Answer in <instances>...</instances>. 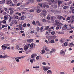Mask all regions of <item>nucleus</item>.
<instances>
[{"mask_svg":"<svg viewBox=\"0 0 74 74\" xmlns=\"http://www.w3.org/2000/svg\"><path fill=\"white\" fill-rule=\"evenodd\" d=\"M49 28V26H47L46 27L45 30H48V29Z\"/></svg>","mask_w":74,"mask_h":74,"instance_id":"37","label":"nucleus"},{"mask_svg":"<svg viewBox=\"0 0 74 74\" xmlns=\"http://www.w3.org/2000/svg\"><path fill=\"white\" fill-rule=\"evenodd\" d=\"M57 18L59 20H62V19H63V17L62 16H58Z\"/></svg>","mask_w":74,"mask_h":74,"instance_id":"12","label":"nucleus"},{"mask_svg":"<svg viewBox=\"0 0 74 74\" xmlns=\"http://www.w3.org/2000/svg\"><path fill=\"white\" fill-rule=\"evenodd\" d=\"M30 12H34V10H30Z\"/></svg>","mask_w":74,"mask_h":74,"instance_id":"62","label":"nucleus"},{"mask_svg":"<svg viewBox=\"0 0 74 74\" xmlns=\"http://www.w3.org/2000/svg\"><path fill=\"white\" fill-rule=\"evenodd\" d=\"M27 45L28 48H29L30 47V44H29V43H27L26 44V45Z\"/></svg>","mask_w":74,"mask_h":74,"instance_id":"23","label":"nucleus"},{"mask_svg":"<svg viewBox=\"0 0 74 74\" xmlns=\"http://www.w3.org/2000/svg\"><path fill=\"white\" fill-rule=\"evenodd\" d=\"M55 32L53 31L51 32V34H52V35H54V34H55Z\"/></svg>","mask_w":74,"mask_h":74,"instance_id":"33","label":"nucleus"},{"mask_svg":"<svg viewBox=\"0 0 74 74\" xmlns=\"http://www.w3.org/2000/svg\"><path fill=\"white\" fill-rule=\"evenodd\" d=\"M60 42H62V43H63V39H61L60 40Z\"/></svg>","mask_w":74,"mask_h":74,"instance_id":"52","label":"nucleus"},{"mask_svg":"<svg viewBox=\"0 0 74 74\" xmlns=\"http://www.w3.org/2000/svg\"><path fill=\"white\" fill-rule=\"evenodd\" d=\"M17 0H14L13 1L14 2V3H17Z\"/></svg>","mask_w":74,"mask_h":74,"instance_id":"44","label":"nucleus"},{"mask_svg":"<svg viewBox=\"0 0 74 74\" xmlns=\"http://www.w3.org/2000/svg\"><path fill=\"white\" fill-rule=\"evenodd\" d=\"M42 12H43V14L44 15V16H45V15H46V14L47 13V11L45 10H43L42 11Z\"/></svg>","mask_w":74,"mask_h":74,"instance_id":"4","label":"nucleus"},{"mask_svg":"<svg viewBox=\"0 0 74 74\" xmlns=\"http://www.w3.org/2000/svg\"><path fill=\"white\" fill-rule=\"evenodd\" d=\"M67 45H68V44L67 42H65L64 43V45L65 47H66V46H67Z\"/></svg>","mask_w":74,"mask_h":74,"instance_id":"36","label":"nucleus"},{"mask_svg":"<svg viewBox=\"0 0 74 74\" xmlns=\"http://www.w3.org/2000/svg\"><path fill=\"white\" fill-rule=\"evenodd\" d=\"M29 3H30V1H29V2H27L26 3V4H29Z\"/></svg>","mask_w":74,"mask_h":74,"instance_id":"60","label":"nucleus"},{"mask_svg":"<svg viewBox=\"0 0 74 74\" xmlns=\"http://www.w3.org/2000/svg\"><path fill=\"white\" fill-rule=\"evenodd\" d=\"M42 22H47V20L45 19H43L42 20Z\"/></svg>","mask_w":74,"mask_h":74,"instance_id":"54","label":"nucleus"},{"mask_svg":"<svg viewBox=\"0 0 74 74\" xmlns=\"http://www.w3.org/2000/svg\"><path fill=\"white\" fill-rule=\"evenodd\" d=\"M43 26H42L41 28H40V32H43V31H42V29H43Z\"/></svg>","mask_w":74,"mask_h":74,"instance_id":"27","label":"nucleus"},{"mask_svg":"<svg viewBox=\"0 0 74 74\" xmlns=\"http://www.w3.org/2000/svg\"><path fill=\"white\" fill-rule=\"evenodd\" d=\"M56 23H55L56 25H60V23L59 22V21L58 20H55Z\"/></svg>","mask_w":74,"mask_h":74,"instance_id":"7","label":"nucleus"},{"mask_svg":"<svg viewBox=\"0 0 74 74\" xmlns=\"http://www.w3.org/2000/svg\"><path fill=\"white\" fill-rule=\"evenodd\" d=\"M34 1V0H31L29 1L30 3H31V4L33 3Z\"/></svg>","mask_w":74,"mask_h":74,"instance_id":"24","label":"nucleus"},{"mask_svg":"<svg viewBox=\"0 0 74 74\" xmlns=\"http://www.w3.org/2000/svg\"><path fill=\"white\" fill-rule=\"evenodd\" d=\"M70 18L69 17H68L67 18V19L66 20V21H68V20H70Z\"/></svg>","mask_w":74,"mask_h":74,"instance_id":"47","label":"nucleus"},{"mask_svg":"<svg viewBox=\"0 0 74 74\" xmlns=\"http://www.w3.org/2000/svg\"><path fill=\"white\" fill-rule=\"evenodd\" d=\"M47 74H52V72L51 70H49L47 71Z\"/></svg>","mask_w":74,"mask_h":74,"instance_id":"9","label":"nucleus"},{"mask_svg":"<svg viewBox=\"0 0 74 74\" xmlns=\"http://www.w3.org/2000/svg\"><path fill=\"white\" fill-rule=\"evenodd\" d=\"M30 47L31 48H33V43H32L31 44Z\"/></svg>","mask_w":74,"mask_h":74,"instance_id":"35","label":"nucleus"},{"mask_svg":"<svg viewBox=\"0 0 74 74\" xmlns=\"http://www.w3.org/2000/svg\"><path fill=\"white\" fill-rule=\"evenodd\" d=\"M19 28L20 29V30H23V29H22V27H20Z\"/></svg>","mask_w":74,"mask_h":74,"instance_id":"59","label":"nucleus"},{"mask_svg":"<svg viewBox=\"0 0 74 74\" xmlns=\"http://www.w3.org/2000/svg\"><path fill=\"white\" fill-rule=\"evenodd\" d=\"M33 47H34V48H35L36 47V45L33 43Z\"/></svg>","mask_w":74,"mask_h":74,"instance_id":"56","label":"nucleus"},{"mask_svg":"<svg viewBox=\"0 0 74 74\" xmlns=\"http://www.w3.org/2000/svg\"><path fill=\"white\" fill-rule=\"evenodd\" d=\"M43 7L44 8H45V7H46V8H49V6L48 5L45 4L43 5Z\"/></svg>","mask_w":74,"mask_h":74,"instance_id":"8","label":"nucleus"},{"mask_svg":"<svg viewBox=\"0 0 74 74\" xmlns=\"http://www.w3.org/2000/svg\"><path fill=\"white\" fill-rule=\"evenodd\" d=\"M12 1H8L7 2V3L8 4H10L11 5V4L12 3Z\"/></svg>","mask_w":74,"mask_h":74,"instance_id":"18","label":"nucleus"},{"mask_svg":"<svg viewBox=\"0 0 74 74\" xmlns=\"http://www.w3.org/2000/svg\"><path fill=\"white\" fill-rule=\"evenodd\" d=\"M60 53L62 56H64V53H65L64 52V51H61Z\"/></svg>","mask_w":74,"mask_h":74,"instance_id":"11","label":"nucleus"},{"mask_svg":"<svg viewBox=\"0 0 74 74\" xmlns=\"http://www.w3.org/2000/svg\"><path fill=\"white\" fill-rule=\"evenodd\" d=\"M43 69V70L44 71H47V70H48L49 69H51V67L49 66H42Z\"/></svg>","mask_w":74,"mask_h":74,"instance_id":"1","label":"nucleus"},{"mask_svg":"<svg viewBox=\"0 0 74 74\" xmlns=\"http://www.w3.org/2000/svg\"><path fill=\"white\" fill-rule=\"evenodd\" d=\"M0 58H3V56L2 55L0 56Z\"/></svg>","mask_w":74,"mask_h":74,"instance_id":"63","label":"nucleus"},{"mask_svg":"<svg viewBox=\"0 0 74 74\" xmlns=\"http://www.w3.org/2000/svg\"><path fill=\"white\" fill-rule=\"evenodd\" d=\"M18 16H15V18L16 19H18Z\"/></svg>","mask_w":74,"mask_h":74,"instance_id":"49","label":"nucleus"},{"mask_svg":"<svg viewBox=\"0 0 74 74\" xmlns=\"http://www.w3.org/2000/svg\"><path fill=\"white\" fill-rule=\"evenodd\" d=\"M21 20H22V21H23V20H24V19H25V18H24V16H21Z\"/></svg>","mask_w":74,"mask_h":74,"instance_id":"31","label":"nucleus"},{"mask_svg":"<svg viewBox=\"0 0 74 74\" xmlns=\"http://www.w3.org/2000/svg\"><path fill=\"white\" fill-rule=\"evenodd\" d=\"M34 56H37V54L36 53L34 54L31 56V58L32 59H33Z\"/></svg>","mask_w":74,"mask_h":74,"instance_id":"6","label":"nucleus"},{"mask_svg":"<svg viewBox=\"0 0 74 74\" xmlns=\"http://www.w3.org/2000/svg\"><path fill=\"white\" fill-rule=\"evenodd\" d=\"M51 51H49V53H52L53 52H55V51H56V50L54 49H52L51 50Z\"/></svg>","mask_w":74,"mask_h":74,"instance_id":"3","label":"nucleus"},{"mask_svg":"<svg viewBox=\"0 0 74 74\" xmlns=\"http://www.w3.org/2000/svg\"><path fill=\"white\" fill-rule=\"evenodd\" d=\"M14 29L16 30V31H18L19 30V29L18 28H14Z\"/></svg>","mask_w":74,"mask_h":74,"instance_id":"53","label":"nucleus"},{"mask_svg":"<svg viewBox=\"0 0 74 74\" xmlns=\"http://www.w3.org/2000/svg\"><path fill=\"white\" fill-rule=\"evenodd\" d=\"M39 58H40V57H39V56H37L36 57V59L37 60H38V59H39Z\"/></svg>","mask_w":74,"mask_h":74,"instance_id":"45","label":"nucleus"},{"mask_svg":"<svg viewBox=\"0 0 74 74\" xmlns=\"http://www.w3.org/2000/svg\"><path fill=\"white\" fill-rule=\"evenodd\" d=\"M69 45L70 48H71L73 47V43H69Z\"/></svg>","mask_w":74,"mask_h":74,"instance_id":"14","label":"nucleus"},{"mask_svg":"<svg viewBox=\"0 0 74 74\" xmlns=\"http://www.w3.org/2000/svg\"><path fill=\"white\" fill-rule=\"evenodd\" d=\"M64 28H65L66 29H67V25H66V24H65L64 25Z\"/></svg>","mask_w":74,"mask_h":74,"instance_id":"42","label":"nucleus"},{"mask_svg":"<svg viewBox=\"0 0 74 74\" xmlns=\"http://www.w3.org/2000/svg\"><path fill=\"white\" fill-rule=\"evenodd\" d=\"M8 56H7V55H5V56H3V58H8Z\"/></svg>","mask_w":74,"mask_h":74,"instance_id":"26","label":"nucleus"},{"mask_svg":"<svg viewBox=\"0 0 74 74\" xmlns=\"http://www.w3.org/2000/svg\"><path fill=\"white\" fill-rule=\"evenodd\" d=\"M5 27V25H3L2 26V28H4V27Z\"/></svg>","mask_w":74,"mask_h":74,"instance_id":"64","label":"nucleus"},{"mask_svg":"<svg viewBox=\"0 0 74 74\" xmlns=\"http://www.w3.org/2000/svg\"><path fill=\"white\" fill-rule=\"evenodd\" d=\"M31 52V50L30 49H28L27 50V51L26 52V53H29V52Z\"/></svg>","mask_w":74,"mask_h":74,"instance_id":"28","label":"nucleus"},{"mask_svg":"<svg viewBox=\"0 0 74 74\" xmlns=\"http://www.w3.org/2000/svg\"><path fill=\"white\" fill-rule=\"evenodd\" d=\"M72 14H74V9L72 10Z\"/></svg>","mask_w":74,"mask_h":74,"instance_id":"58","label":"nucleus"},{"mask_svg":"<svg viewBox=\"0 0 74 74\" xmlns=\"http://www.w3.org/2000/svg\"><path fill=\"white\" fill-rule=\"evenodd\" d=\"M54 42H55L54 40H51L50 41V42H51V43H52V44H53V43H54Z\"/></svg>","mask_w":74,"mask_h":74,"instance_id":"34","label":"nucleus"},{"mask_svg":"<svg viewBox=\"0 0 74 74\" xmlns=\"http://www.w3.org/2000/svg\"><path fill=\"white\" fill-rule=\"evenodd\" d=\"M14 13V11H13L12 10L10 11V15H12V14H13Z\"/></svg>","mask_w":74,"mask_h":74,"instance_id":"17","label":"nucleus"},{"mask_svg":"<svg viewBox=\"0 0 74 74\" xmlns=\"http://www.w3.org/2000/svg\"><path fill=\"white\" fill-rule=\"evenodd\" d=\"M36 12H38V13H40V10L38 9L37 10Z\"/></svg>","mask_w":74,"mask_h":74,"instance_id":"40","label":"nucleus"},{"mask_svg":"<svg viewBox=\"0 0 74 74\" xmlns=\"http://www.w3.org/2000/svg\"><path fill=\"white\" fill-rule=\"evenodd\" d=\"M14 5H15V6H16V5L15 4H14L12 3V2L10 4V6H14Z\"/></svg>","mask_w":74,"mask_h":74,"instance_id":"19","label":"nucleus"},{"mask_svg":"<svg viewBox=\"0 0 74 74\" xmlns=\"http://www.w3.org/2000/svg\"><path fill=\"white\" fill-rule=\"evenodd\" d=\"M45 50L46 51H47V52H49V51L48 49L46 48H45Z\"/></svg>","mask_w":74,"mask_h":74,"instance_id":"46","label":"nucleus"},{"mask_svg":"<svg viewBox=\"0 0 74 74\" xmlns=\"http://www.w3.org/2000/svg\"><path fill=\"white\" fill-rule=\"evenodd\" d=\"M59 27H60V26L59 25H58L56 27V29L57 30H58V29H59Z\"/></svg>","mask_w":74,"mask_h":74,"instance_id":"39","label":"nucleus"},{"mask_svg":"<svg viewBox=\"0 0 74 74\" xmlns=\"http://www.w3.org/2000/svg\"><path fill=\"white\" fill-rule=\"evenodd\" d=\"M3 19L4 20H7V17L6 16H4Z\"/></svg>","mask_w":74,"mask_h":74,"instance_id":"25","label":"nucleus"},{"mask_svg":"<svg viewBox=\"0 0 74 74\" xmlns=\"http://www.w3.org/2000/svg\"><path fill=\"white\" fill-rule=\"evenodd\" d=\"M20 4H21V3H18L17 5H16L17 6H19V5Z\"/></svg>","mask_w":74,"mask_h":74,"instance_id":"57","label":"nucleus"},{"mask_svg":"<svg viewBox=\"0 0 74 74\" xmlns=\"http://www.w3.org/2000/svg\"><path fill=\"white\" fill-rule=\"evenodd\" d=\"M30 62L31 63H33V60L32 59L30 60Z\"/></svg>","mask_w":74,"mask_h":74,"instance_id":"48","label":"nucleus"},{"mask_svg":"<svg viewBox=\"0 0 74 74\" xmlns=\"http://www.w3.org/2000/svg\"><path fill=\"white\" fill-rule=\"evenodd\" d=\"M47 19H48L49 20L50 19V17H49V16L47 17Z\"/></svg>","mask_w":74,"mask_h":74,"instance_id":"61","label":"nucleus"},{"mask_svg":"<svg viewBox=\"0 0 74 74\" xmlns=\"http://www.w3.org/2000/svg\"><path fill=\"white\" fill-rule=\"evenodd\" d=\"M33 40L31 39H28L27 40V41L28 42H33Z\"/></svg>","mask_w":74,"mask_h":74,"instance_id":"16","label":"nucleus"},{"mask_svg":"<svg viewBox=\"0 0 74 74\" xmlns=\"http://www.w3.org/2000/svg\"><path fill=\"white\" fill-rule=\"evenodd\" d=\"M37 32H38V31L40 30V28H39V27H37Z\"/></svg>","mask_w":74,"mask_h":74,"instance_id":"43","label":"nucleus"},{"mask_svg":"<svg viewBox=\"0 0 74 74\" xmlns=\"http://www.w3.org/2000/svg\"><path fill=\"white\" fill-rule=\"evenodd\" d=\"M60 0H58V7H59V5H60Z\"/></svg>","mask_w":74,"mask_h":74,"instance_id":"22","label":"nucleus"},{"mask_svg":"<svg viewBox=\"0 0 74 74\" xmlns=\"http://www.w3.org/2000/svg\"><path fill=\"white\" fill-rule=\"evenodd\" d=\"M25 56H22L21 57H18V59H22V58H25Z\"/></svg>","mask_w":74,"mask_h":74,"instance_id":"20","label":"nucleus"},{"mask_svg":"<svg viewBox=\"0 0 74 74\" xmlns=\"http://www.w3.org/2000/svg\"><path fill=\"white\" fill-rule=\"evenodd\" d=\"M33 68H34V69H38V68H40V66H36V67H35V66H33Z\"/></svg>","mask_w":74,"mask_h":74,"instance_id":"32","label":"nucleus"},{"mask_svg":"<svg viewBox=\"0 0 74 74\" xmlns=\"http://www.w3.org/2000/svg\"><path fill=\"white\" fill-rule=\"evenodd\" d=\"M2 22L3 23L5 24L6 23V21L5 20H3L2 21Z\"/></svg>","mask_w":74,"mask_h":74,"instance_id":"30","label":"nucleus"},{"mask_svg":"<svg viewBox=\"0 0 74 74\" xmlns=\"http://www.w3.org/2000/svg\"><path fill=\"white\" fill-rule=\"evenodd\" d=\"M2 71H6L7 70V68L5 67H4L2 68Z\"/></svg>","mask_w":74,"mask_h":74,"instance_id":"13","label":"nucleus"},{"mask_svg":"<svg viewBox=\"0 0 74 74\" xmlns=\"http://www.w3.org/2000/svg\"><path fill=\"white\" fill-rule=\"evenodd\" d=\"M5 0H2L0 1V4H4L5 3Z\"/></svg>","mask_w":74,"mask_h":74,"instance_id":"10","label":"nucleus"},{"mask_svg":"<svg viewBox=\"0 0 74 74\" xmlns=\"http://www.w3.org/2000/svg\"><path fill=\"white\" fill-rule=\"evenodd\" d=\"M28 48H29V47H28V46H27L26 45H25L24 47V50H25V51H26L27 50Z\"/></svg>","mask_w":74,"mask_h":74,"instance_id":"5","label":"nucleus"},{"mask_svg":"<svg viewBox=\"0 0 74 74\" xmlns=\"http://www.w3.org/2000/svg\"><path fill=\"white\" fill-rule=\"evenodd\" d=\"M1 47L2 49H3V50H6L7 48V47L5 45H2L1 46Z\"/></svg>","mask_w":74,"mask_h":74,"instance_id":"2","label":"nucleus"},{"mask_svg":"<svg viewBox=\"0 0 74 74\" xmlns=\"http://www.w3.org/2000/svg\"><path fill=\"white\" fill-rule=\"evenodd\" d=\"M30 25H31L29 23H28L27 24V26L28 27H30Z\"/></svg>","mask_w":74,"mask_h":74,"instance_id":"55","label":"nucleus"},{"mask_svg":"<svg viewBox=\"0 0 74 74\" xmlns=\"http://www.w3.org/2000/svg\"><path fill=\"white\" fill-rule=\"evenodd\" d=\"M5 46L6 47H8V46H10V44H5Z\"/></svg>","mask_w":74,"mask_h":74,"instance_id":"41","label":"nucleus"},{"mask_svg":"<svg viewBox=\"0 0 74 74\" xmlns=\"http://www.w3.org/2000/svg\"><path fill=\"white\" fill-rule=\"evenodd\" d=\"M22 26H23V27H26V23H24V24H23Z\"/></svg>","mask_w":74,"mask_h":74,"instance_id":"21","label":"nucleus"},{"mask_svg":"<svg viewBox=\"0 0 74 74\" xmlns=\"http://www.w3.org/2000/svg\"><path fill=\"white\" fill-rule=\"evenodd\" d=\"M70 18H71V20H74V16L71 15L70 16Z\"/></svg>","mask_w":74,"mask_h":74,"instance_id":"15","label":"nucleus"},{"mask_svg":"<svg viewBox=\"0 0 74 74\" xmlns=\"http://www.w3.org/2000/svg\"><path fill=\"white\" fill-rule=\"evenodd\" d=\"M4 10H5V11H7L8 10V9L7 8H5Z\"/></svg>","mask_w":74,"mask_h":74,"instance_id":"51","label":"nucleus"},{"mask_svg":"<svg viewBox=\"0 0 74 74\" xmlns=\"http://www.w3.org/2000/svg\"><path fill=\"white\" fill-rule=\"evenodd\" d=\"M16 49H19L20 47L18 45H16Z\"/></svg>","mask_w":74,"mask_h":74,"instance_id":"38","label":"nucleus"},{"mask_svg":"<svg viewBox=\"0 0 74 74\" xmlns=\"http://www.w3.org/2000/svg\"><path fill=\"white\" fill-rule=\"evenodd\" d=\"M38 26H41V24L39 23L37 24Z\"/></svg>","mask_w":74,"mask_h":74,"instance_id":"50","label":"nucleus"},{"mask_svg":"<svg viewBox=\"0 0 74 74\" xmlns=\"http://www.w3.org/2000/svg\"><path fill=\"white\" fill-rule=\"evenodd\" d=\"M45 50L44 49H43L42 50V53H41V54H43L44 52H45Z\"/></svg>","mask_w":74,"mask_h":74,"instance_id":"29","label":"nucleus"}]
</instances>
